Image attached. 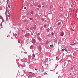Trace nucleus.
I'll return each instance as SVG.
<instances>
[{
    "mask_svg": "<svg viewBox=\"0 0 78 78\" xmlns=\"http://www.w3.org/2000/svg\"><path fill=\"white\" fill-rule=\"evenodd\" d=\"M18 43H20V41H19V40H18Z\"/></svg>",
    "mask_w": 78,
    "mask_h": 78,
    "instance_id": "23",
    "label": "nucleus"
},
{
    "mask_svg": "<svg viewBox=\"0 0 78 78\" xmlns=\"http://www.w3.org/2000/svg\"><path fill=\"white\" fill-rule=\"evenodd\" d=\"M76 16H77V15H76Z\"/></svg>",
    "mask_w": 78,
    "mask_h": 78,
    "instance_id": "33",
    "label": "nucleus"
},
{
    "mask_svg": "<svg viewBox=\"0 0 78 78\" xmlns=\"http://www.w3.org/2000/svg\"><path fill=\"white\" fill-rule=\"evenodd\" d=\"M41 48V47H40Z\"/></svg>",
    "mask_w": 78,
    "mask_h": 78,
    "instance_id": "32",
    "label": "nucleus"
},
{
    "mask_svg": "<svg viewBox=\"0 0 78 78\" xmlns=\"http://www.w3.org/2000/svg\"><path fill=\"white\" fill-rule=\"evenodd\" d=\"M33 13H34V12L33 11H32L30 12V13L31 14H33Z\"/></svg>",
    "mask_w": 78,
    "mask_h": 78,
    "instance_id": "8",
    "label": "nucleus"
},
{
    "mask_svg": "<svg viewBox=\"0 0 78 78\" xmlns=\"http://www.w3.org/2000/svg\"><path fill=\"white\" fill-rule=\"evenodd\" d=\"M27 30H29V29H27Z\"/></svg>",
    "mask_w": 78,
    "mask_h": 78,
    "instance_id": "29",
    "label": "nucleus"
},
{
    "mask_svg": "<svg viewBox=\"0 0 78 78\" xmlns=\"http://www.w3.org/2000/svg\"><path fill=\"white\" fill-rule=\"evenodd\" d=\"M0 19H3V17H2V16H0Z\"/></svg>",
    "mask_w": 78,
    "mask_h": 78,
    "instance_id": "10",
    "label": "nucleus"
},
{
    "mask_svg": "<svg viewBox=\"0 0 78 78\" xmlns=\"http://www.w3.org/2000/svg\"><path fill=\"white\" fill-rule=\"evenodd\" d=\"M33 29L34 30H36V26H34L33 27Z\"/></svg>",
    "mask_w": 78,
    "mask_h": 78,
    "instance_id": "6",
    "label": "nucleus"
},
{
    "mask_svg": "<svg viewBox=\"0 0 78 78\" xmlns=\"http://www.w3.org/2000/svg\"><path fill=\"white\" fill-rule=\"evenodd\" d=\"M65 50V49H62V51H64Z\"/></svg>",
    "mask_w": 78,
    "mask_h": 78,
    "instance_id": "18",
    "label": "nucleus"
},
{
    "mask_svg": "<svg viewBox=\"0 0 78 78\" xmlns=\"http://www.w3.org/2000/svg\"><path fill=\"white\" fill-rule=\"evenodd\" d=\"M66 17H67V15L66 14Z\"/></svg>",
    "mask_w": 78,
    "mask_h": 78,
    "instance_id": "26",
    "label": "nucleus"
},
{
    "mask_svg": "<svg viewBox=\"0 0 78 78\" xmlns=\"http://www.w3.org/2000/svg\"><path fill=\"white\" fill-rule=\"evenodd\" d=\"M30 47H33V46H31Z\"/></svg>",
    "mask_w": 78,
    "mask_h": 78,
    "instance_id": "28",
    "label": "nucleus"
},
{
    "mask_svg": "<svg viewBox=\"0 0 78 78\" xmlns=\"http://www.w3.org/2000/svg\"><path fill=\"white\" fill-rule=\"evenodd\" d=\"M38 40L39 41H41V39L40 37H38Z\"/></svg>",
    "mask_w": 78,
    "mask_h": 78,
    "instance_id": "5",
    "label": "nucleus"
},
{
    "mask_svg": "<svg viewBox=\"0 0 78 78\" xmlns=\"http://www.w3.org/2000/svg\"><path fill=\"white\" fill-rule=\"evenodd\" d=\"M60 35L61 36H64V32H61Z\"/></svg>",
    "mask_w": 78,
    "mask_h": 78,
    "instance_id": "2",
    "label": "nucleus"
},
{
    "mask_svg": "<svg viewBox=\"0 0 78 78\" xmlns=\"http://www.w3.org/2000/svg\"><path fill=\"white\" fill-rule=\"evenodd\" d=\"M30 19L31 20H33V18H30Z\"/></svg>",
    "mask_w": 78,
    "mask_h": 78,
    "instance_id": "17",
    "label": "nucleus"
},
{
    "mask_svg": "<svg viewBox=\"0 0 78 78\" xmlns=\"http://www.w3.org/2000/svg\"><path fill=\"white\" fill-rule=\"evenodd\" d=\"M27 8V7H25L24 8V9H26Z\"/></svg>",
    "mask_w": 78,
    "mask_h": 78,
    "instance_id": "24",
    "label": "nucleus"
},
{
    "mask_svg": "<svg viewBox=\"0 0 78 78\" xmlns=\"http://www.w3.org/2000/svg\"><path fill=\"white\" fill-rule=\"evenodd\" d=\"M35 70H37V69H35Z\"/></svg>",
    "mask_w": 78,
    "mask_h": 78,
    "instance_id": "27",
    "label": "nucleus"
},
{
    "mask_svg": "<svg viewBox=\"0 0 78 78\" xmlns=\"http://www.w3.org/2000/svg\"><path fill=\"white\" fill-rule=\"evenodd\" d=\"M70 45H76V44L75 43H74V44H71Z\"/></svg>",
    "mask_w": 78,
    "mask_h": 78,
    "instance_id": "4",
    "label": "nucleus"
},
{
    "mask_svg": "<svg viewBox=\"0 0 78 78\" xmlns=\"http://www.w3.org/2000/svg\"><path fill=\"white\" fill-rule=\"evenodd\" d=\"M9 8H10V6H9Z\"/></svg>",
    "mask_w": 78,
    "mask_h": 78,
    "instance_id": "30",
    "label": "nucleus"
},
{
    "mask_svg": "<svg viewBox=\"0 0 78 78\" xmlns=\"http://www.w3.org/2000/svg\"><path fill=\"white\" fill-rule=\"evenodd\" d=\"M61 23H58V25H61Z\"/></svg>",
    "mask_w": 78,
    "mask_h": 78,
    "instance_id": "15",
    "label": "nucleus"
},
{
    "mask_svg": "<svg viewBox=\"0 0 78 78\" xmlns=\"http://www.w3.org/2000/svg\"><path fill=\"white\" fill-rule=\"evenodd\" d=\"M46 44H48V41H47L46 43Z\"/></svg>",
    "mask_w": 78,
    "mask_h": 78,
    "instance_id": "20",
    "label": "nucleus"
},
{
    "mask_svg": "<svg viewBox=\"0 0 78 78\" xmlns=\"http://www.w3.org/2000/svg\"><path fill=\"white\" fill-rule=\"evenodd\" d=\"M51 34H52V35H53L54 34H53V33H52Z\"/></svg>",
    "mask_w": 78,
    "mask_h": 78,
    "instance_id": "22",
    "label": "nucleus"
},
{
    "mask_svg": "<svg viewBox=\"0 0 78 78\" xmlns=\"http://www.w3.org/2000/svg\"><path fill=\"white\" fill-rule=\"evenodd\" d=\"M75 11L74 10H73V13H75Z\"/></svg>",
    "mask_w": 78,
    "mask_h": 78,
    "instance_id": "19",
    "label": "nucleus"
},
{
    "mask_svg": "<svg viewBox=\"0 0 78 78\" xmlns=\"http://www.w3.org/2000/svg\"><path fill=\"white\" fill-rule=\"evenodd\" d=\"M42 8L43 9H44V6H43L42 7Z\"/></svg>",
    "mask_w": 78,
    "mask_h": 78,
    "instance_id": "13",
    "label": "nucleus"
},
{
    "mask_svg": "<svg viewBox=\"0 0 78 78\" xmlns=\"http://www.w3.org/2000/svg\"><path fill=\"white\" fill-rule=\"evenodd\" d=\"M38 7H39V8H41V5L40 4H39L38 5Z\"/></svg>",
    "mask_w": 78,
    "mask_h": 78,
    "instance_id": "7",
    "label": "nucleus"
},
{
    "mask_svg": "<svg viewBox=\"0 0 78 78\" xmlns=\"http://www.w3.org/2000/svg\"><path fill=\"white\" fill-rule=\"evenodd\" d=\"M44 27H47V26H46V25H44Z\"/></svg>",
    "mask_w": 78,
    "mask_h": 78,
    "instance_id": "21",
    "label": "nucleus"
},
{
    "mask_svg": "<svg viewBox=\"0 0 78 78\" xmlns=\"http://www.w3.org/2000/svg\"><path fill=\"white\" fill-rule=\"evenodd\" d=\"M67 49L66 48L65 49V51H67Z\"/></svg>",
    "mask_w": 78,
    "mask_h": 78,
    "instance_id": "12",
    "label": "nucleus"
},
{
    "mask_svg": "<svg viewBox=\"0 0 78 78\" xmlns=\"http://www.w3.org/2000/svg\"><path fill=\"white\" fill-rule=\"evenodd\" d=\"M22 31L23 32V30H22Z\"/></svg>",
    "mask_w": 78,
    "mask_h": 78,
    "instance_id": "31",
    "label": "nucleus"
},
{
    "mask_svg": "<svg viewBox=\"0 0 78 78\" xmlns=\"http://www.w3.org/2000/svg\"><path fill=\"white\" fill-rule=\"evenodd\" d=\"M7 16L8 17H11V15L9 13H8V14H7Z\"/></svg>",
    "mask_w": 78,
    "mask_h": 78,
    "instance_id": "3",
    "label": "nucleus"
},
{
    "mask_svg": "<svg viewBox=\"0 0 78 78\" xmlns=\"http://www.w3.org/2000/svg\"><path fill=\"white\" fill-rule=\"evenodd\" d=\"M33 57H35V55H34V54H33Z\"/></svg>",
    "mask_w": 78,
    "mask_h": 78,
    "instance_id": "11",
    "label": "nucleus"
},
{
    "mask_svg": "<svg viewBox=\"0 0 78 78\" xmlns=\"http://www.w3.org/2000/svg\"><path fill=\"white\" fill-rule=\"evenodd\" d=\"M30 35V34L28 33L26 34V36H29Z\"/></svg>",
    "mask_w": 78,
    "mask_h": 78,
    "instance_id": "9",
    "label": "nucleus"
},
{
    "mask_svg": "<svg viewBox=\"0 0 78 78\" xmlns=\"http://www.w3.org/2000/svg\"><path fill=\"white\" fill-rule=\"evenodd\" d=\"M32 43L35 44V43H36V40H35V39H33L32 40Z\"/></svg>",
    "mask_w": 78,
    "mask_h": 78,
    "instance_id": "1",
    "label": "nucleus"
},
{
    "mask_svg": "<svg viewBox=\"0 0 78 78\" xmlns=\"http://www.w3.org/2000/svg\"><path fill=\"white\" fill-rule=\"evenodd\" d=\"M37 10H39V8H37Z\"/></svg>",
    "mask_w": 78,
    "mask_h": 78,
    "instance_id": "25",
    "label": "nucleus"
},
{
    "mask_svg": "<svg viewBox=\"0 0 78 78\" xmlns=\"http://www.w3.org/2000/svg\"><path fill=\"white\" fill-rule=\"evenodd\" d=\"M50 47H53V45H51L50 46Z\"/></svg>",
    "mask_w": 78,
    "mask_h": 78,
    "instance_id": "16",
    "label": "nucleus"
},
{
    "mask_svg": "<svg viewBox=\"0 0 78 78\" xmlns=\"http://www.w3.org/2000/svg\"><path fill=\"white\" fill-rule=\"evenodd\" d=\"M56 59H57V61H58V60H59V59L58 58H56Z\"/></svg>",
    "mask_w": 78,
    "mask_h": 78,
    "instance_id": "14",
    "label": "nucleus"
}]
</instances>
